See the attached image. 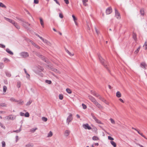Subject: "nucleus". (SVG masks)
Instances as JSON below:
<instances>
[{
	"mask_svg": "<svg viewBox=\"0 0 147 147\" xmlns=\"http://www.w3.org/2000/svg\"><path fill=\"white\" fill-rule=\"evenodd\" d=\"M98 55L100 63L102 64V65L105 68H106L108 70H109V69L107 67V61H105V60L102 58L100 55Z\"/></svg>",
	"mask_w": 147,
	"mask_h": 147,
	"instance_id": "obj_1",
	"label": "nucleus"
},
{
	"mask_svg": "<svg viewBox=\"0 0 147 147\" xmlns=\"http://www.w3.org/2000/svg\"><path fill=\"white\" fill-rule=\"evenodd\" d=\"M19 54L21 57L24 58H26L29 57L28 53L26 52H22Z\"/></svg>",
	"mask_w": 147,
	"mask_h": 147,
	"instance_id": "obj_2",
	"label": "nucleus"
},
{
	"mask_svg": "<svg viewBox=\"0 0 147 147\" xmlns=\"http://www.w3.org/2000/svg\"><path fill=\"white\" fill-rule=\"evenodd\" d=\"M22 26L26 28H28V26L30 25V24L28 22H26L24 20H23L22 22Z\"/></svg>",
	"mask_w": 147,
	"mask_h": 147,
	"instance_id": "obj_3",
	"label": "nucleus"
},
{
	"mask_svg": "<svg viewBox=\"0 0 147 147\" xmlns=\"http://www.w3.org/2000/svg\"><path fill=\"white\" fill-rule=\"evenodd\" d=\"M73 119L72 115L71 114H70L67 117V119L66 123L68 125L69 124V123L71 122Z\"/></svg>",
	"mask_w": 147,
	"mask_h": 147,
	"instance_id": "obj_4",
	"label": "nucleus"
},
{
	"mask_svg": "<svg viewBox=\"0 0 147 147\" xmlns=\"http://www.w3.org/2000/svg\"><path fill=\"white\" fill-rule=\"evenodd\" d=\"M115 17L118 19H120L121 16L119 13L118 11V10L116 9H115Z\"/></svg>",
	"mask_w": 147,
	"mask_h": 147,
	"instance_id": "obj_5",
	"label": "nucleus"
},
{
	"mask_svg": "<svg viewBox=\"0 0 147 147\" xmlns=\"http://www.w3.org/2000/svg\"><path fill=\"white\" fill-rule=\"evenodd\" d=\"M91 115L92 117L93 118L94 120L97 123L100 124H102L101 122L98 119H97L96 117L94 116V115L92 113L91 114Z\"/></svg>",
	"mask_w": 147,
	"mask_h": 147,
	"instance_id": "obj_6",
	"label": "nucleus"
},
{
	"mask_svg": "<svg viewBox=\"0 0 147 147\" xmlns=\"http://www.w3.org/2000/svg\"><path fill=\"white\" fill-rule=\"evenodd\" d=\"M6 119L9 120H13L16 118V116H13L12 115L7 116L6 117Z\"/></svg>",
	"mask_w": 147,
	"mask_h": 147,
	"instance_id": "obj_7",
	"label": "nucleus"
},
{
	"mask_svg": "<svg viewBox=\"0 0 147 147\" xmlns=\"http://www.w3.org/2000/svg\"><path fill=\"white\" fill-rule=\"evenodd\" d=\"M88 97L89 99L94 104L95 102H96L97 101L96 99L92 96L90 95H88Z\"/></svg>",
	"mask_w": 147,
	"mask_h": 147,
	"instance_id": "obj_8",
	"label": "nucleus"
},
{
	"mask_svg": "<svg viewBox=\"0 0 147 147\" xmlns=\"http://www.w3.org/2000/svg\"><path fill=\"white\" fill-rule=\"evenodd\" d=\"M112 12V9L111 7H109L107 9L106 11V13L107 14H109Z\"/></svg>",
	"mask_w": 147,
	"mask_h": 147,
	"instance_id": "obj_9",
	"label": "nucleus"
},
{
	"mask_svg": "<svg viewBox=\"0 0 147 147\" xmlns=\"http://www.w3.org/2000/svg\"><path fill=\"white\" fill-rule=\"evenodd\" d=\"M83 127L85 129H88L89 130L91 129V128L90 127L87 123L84 124L83 125Z\"/></svg>",
	"mask_w": 147,
	"mask_h": 147,
	"instance_id": "obj_10",
	"label": "nucleus"
},
{
	"mask_svg": "<svg viewBox=\"0 0 147 147\" xmlns=\"http://www.w3.org/2000/svg\"><path fill=\"white\" fill-rule=\"evenodd\" d=\"M94 104L96 106L98 107L99 109H102L103 108L102 107L100 104L98 103L97 101L94 103Z\"/></svg>",
	"mask_w": 147,
	"mask_h": 147,
	"instance_id": "obj_11",
	"label": "nucleus"
},
{
	"mask_svg": "<svg viewBox=\"0 0 147 147\" xmlns=\"http://www.w3.org/2000/svg\"><path fill=\"white\" fill-rule=\"evenodd\" d=\"M48 67H49V69H50L52 71H53L55 72L58 73H60V72L59 71H58L57 70V69L51 66H49Z\"/></svg>",
	"mask_w": 147,
	"mask_h": 147,
	"instance_id": "obj_12",
	"label": "nucleus"
},
{
	"mask_svg": "<svg viewBox=\"0 0 147 147\" xmlns=\"http://www.w3.org/2000/svg\"><path fill=\"white\" fill-rule=\"evenodd\" d=\"M30 42H31V44L34 46V47L37 49H39L40 48V47L37 45L35 44V43L33 42L32 40H30Z\"/></svg>",
	"mask_w": 147,
	"mask_h": 147,
	"instance_id": "obj_13",
	"label": "nucleus"
},
{
	"mask_svg": "<svg viewBox=\"0 0 147 147\" xmlns=\"http://www.w3.org/2000/svg\"><path fill=\"white\" fill-rule=\"evenodd\" d=\"M43 42L45 43H46L47 45L51 46V44L50 42L48 41L47 40L45 39L44 38L43 40H42Z\"/></svg>",
	"mask_w": 147,
	"mask_h": 147,
	"instance_id": "obj_14",
	"label": "nucleus"
},
{
	"mask_svg": "<svg viewBox=\"0 0 147 147\" xmlns=\"http://www.w3.org/2000/svg\"><path fill=\"white\" fill-rule=\"evenodd\" d=\"M146 63L144 62H142L141 63L140 65V66L142 68H144V69H146Z\"/></svg>",
	"mask_w": 147,
	"mask_h": 147,
	"instance_id": "obj_15",
	"label": "nucleus"
},
{
	"mask_svg": "<svg viewBox=\"0 0 147 147\" xmlns=\"http://www.w3.org/2000/svg\"><path fill=\"white\" fill-rule=\"evenodd\" d=\"M36 55L39 57H41L43 60L46 61L44 57L42 56L40 53L38 52H37L36 53Z\"/></svg>",
	"mask_w": 147,
	"mask_h": 147,
	"instance_id": "obj_16",
	"label": "nucleus"
},
{
	"mask_svg": "<svg viewBox=\"0 0 147 147\" xmlns=\"http://www.w3.org/2000/svg\"><path fill=\"white\" fill-rule=\"evenodd\" d=\"M4 18L6 20L8 21L9 22L11 23L12 24H13V22H14L13 21L9 18H7L6 17H4Z\"/></svg>",
	"mask_w": 147,
	"mask_h": 147,
	"instance_id": "obj_17",
	"label": "nucleus"
},
{
	"mask_svg": "<svg viewBox=\"0 0 147 147\" xmlns=\"http://www.w3.org/2000/svg\"><path fill=\"white\" fill-rule=\"evenodd\" d=\"M13 24L17 29H19L20 28V26L17 23L14 22Z\"/></svg>",
	"mask_w": 147,
	"mask_h": 147,
	"instance_id": "obj_18",
	"label": "nucleus"
},
{
	"mask_svg": "<svg viewBox=\"0 0 147 147\" xmlns=\"http://www.w3.org/2000/svg\"><path fill=\"white\" fill-rule=\"evenodd\" d=\"M99 99L100 100H101L103 102L107 104H108V102H106V100L104 99V98H103V97H101V96H100V97H99Z\"/></svg>",
	"mask_w": 147,
	"mask_h": 147,
	"instance_id": "obj_19",
	"label": "nucleus"
},
{
	"mask_svg": "<svg viewBox=\"0 0 147 147\" xmlns=\"http://www.w3.org/2000/svg\"><path fill=\"white\" fill-rule=\"evenodd\" d=\"M70 131L69 130H66L65 131L64 135L66 136H67L69 135Z\"/></svg>",
	"mask_w": 147,
	"mask_h": 147,
	"instance_id": "obj_20",
	"label": "nucleus"
},
{
	"mask_svg": "<svg viewBox=\"0 0 147 147\" xmlns=\"http://www.w3.org/2000/svg\"><path fill=\"white\" fill-rule=\"evenodd\" d=\"M6 51L8 53L11 55H13V52L10 50L8 48L6 49Z\"/></svg>",
	"mask_w": 147,
	"mask_h": 147,
	"instance_id": "obj_21",
	"label": "nucleus"
},
{
	"mask_svg": "<svg viewBox=\"0 0 147 147\" xmlns=\"http://www.w3.org/2000/svg\"><path fill=\"white\" fill-rule=\"evenodd\" d=\"M34 146L32 143H28L25 145V147H33Z\"/></svg>",
	"mask_w": 147,
	"mask_h": 147,
	"instance_id": "obj_22",
	"label": "nucleus"
},
{
	"mask_svg": "<svg viewBox=\"0 0 147 147\" xmlns=\"http://www.w3.org/2000/svg\"><path fill=\"white\" fill-rule=\"evenodd\" d=\"M38 128L36 127H35L31 129L30 130V131L32 133L34 132Z\"/></svg>",
	"mask_w": 147,
	"mask_h": 147,
	"instance_id": "obj_23",
	"label": "nucleus"
},
{
	"mask_svg": "<svg viewBox=\"0 0 147 147\" xmlns=\"http://www.w3.org/2000/svg\"><path fill=\"white\" fill-rule=\"evenodd\" d=\"M116 96L117 97L120 98V97H121V94L119 92V91L117 92H116Z\"/></svg>",
	"mask_w": 147,
	"mask_h": 147,
	"instance_id": "obj_24",
	"label": "nucleus"
},
{
	"mask_svg": "<svg viewBox=\"0 0 147 147\" xmlns=\"http://www.w3.org/2000/svg\"><path fill=\"white\" fill-rule=\"evenodd\" d=\"M5 73L6 75L8 77H9L11 76V74L8 71H5Z\"/></svg>",
	"mask_w": 147,
	"mask_h": 147,
	"instance_id": "obj_25",
	"label": "nucleus"
},
{
	"mask_svg": "<svg viewBox=\"0 0 147 147\" xmlns=\"http://www.w3.org/2000/svg\"><path fill=\"white\" fill-rule=\"evenodd\" d=\"M110 143L114 147H116L117 145L116 144V143L113 141H111Z\"/></svg>",
	"mask_w": 147,
	"mask_h": 147,
	"instance_id": "obj_26",
	"label": "nucleus"
},
{
	"mask_svg": "<svg viewBox=\"0 0 147 147\" xmlns=\"http://www.w3.org/2000/svg\"><path fill=\"white\" fill-rule=\"evenodd\" d=\"M140 48L141 46H140L137 49L134 51V53L135 54H136L140 50Z\"/></svg>",
	"mask_w": 147,
	"mask_h": 147,
	"instance_id": "obj_27",
	"label": "nucleus"
},
{
	"mask_svg": "<svg viewBox=\"0 0 147 147\" xmlns=\"http://www.w3.org/2000/svg\"><path fill=\"white\" fill-rule=\"evenodd\" d=\"M38 71L40 72L42 71L43 70V68L41 66H38Z\"/></svg>",
	"mask_w": 147,
	"mask_h": 147,
	"instance_id": "obj_28",
	"label": "nucleus"
},
{
	"mask_svg": "<svg viewBox=\"0 0 147 147\" xmlns=\"http://www.w3.org/2000/svg\"><path fill=\"white\" fill-rule=\"evenodd\" d=\"M40 24L42 27H44V23L42 19L41 18H40Z\"/></svg>",
	"mask_w": 147,
	"mask_h": 147,
	"instance_id": "obj_29",
	"label": "nucleus"
},
{
	"mask_svg": "<svg viewBox=\"0 0 147 147\" xmlns=\"http://www.w3.org/2000/svg\"><path fill=\"white\" fill-rule=\"evenodd\" d=\"M7 105L5 103H0V106L2 107H7Z\"/></svg>",
	"mask_w": 147,
	"mask_h": 147,
	"instance_id": "obj_30",
	"label": "nucleus"
},
{
	"mask_svg": "<svg viewBox=\"0 0 147 147\" xmlns=\"http://www.w3.org/2000/svg\"><path fill=\"white\" fill-rule=\"evenodd\" d=\"M21 84V82L20 81H18L17 82V86L18 88H19L20 87Z\"/></svg>",
	"mask_w": 147,
	"mask_h": 147,
	"instance_id": "obj_31",
	"label": "nucleus"
},
{
	"mask_svg": "<svg viewBox=\"0 0 147 147\" xmlns=\"http://www.w3.org/2000/svg\"><path fill=\"white\" fill-rule=\"evenodd\" d=\"M10 100L12 102L13 101V102H16L17 101V100H16V99H15L13 97L11 98L10 99Z\"/></svg>",
	"mask_w": 147,
	"mask_h": 147,
	"instance_id": "obj_32",
	"label": "nucleus"
},
{
	"mask_svg": "<svg viewBox=\"0 0 147 147\" xmlns=\"http://www.w3.org/2000/svg\"><path fill=\"white\" fill-rule=\"evenodd\" d=\"M53 135V133H52V132L51 131H50L49 132L48 134V135H47V137H51V136H52Z\"/></svg>",
	"mask_w": 147,
	"mask_h": 147,
	"instance_id": "obj_33",
	"label": "nucleus"
},
{
	"mask_svg": "<svg viewBox=\"0 0 147 147\" xmlns=\"http://www.w3.org/2000/svg\"><path fill=\"white\" fill-rule=\"evenodd\" d=\"M92 140H99L98 138L96 136H94L92 137Z\"/></svg>",
	"mask_w": 147,
	"mask_h": 147,
	"instance_id": "obj_34",
	"label": "nucleus"
},
{
	"mask_svg": "<svg viewBox=\"0 0 147 147\" xmlns=\"http://www.w3.org/2000/svg\"><path fill=\"white\" fill-rule=\"evenodd\" d=\"M143 47H144L145 50L147 49V42H146L144 45Z\"/></svg>",
	"mask_w": 147,
	"mask_h": 147,
	"instance_id": "obj_35",
	"label": "nucleus"
},
{
	"mask_svg": "<svg viewBox=\"0 0 147 147\" xmlns=\"http://www.w3.org/2000/svg\"><path fill=\"white\" fill-rule=\"evenodd\" d=\"M21 131V127L18 130H13V132H15L16 133H19Z\"/></svg>",
	"mask_w": 147,
	"mask_h": 147,
	"instance_id": "obj_36",
	"label": "nucleus"
},
{
	"mask_svg": "<svg viewBox=\"0 0 147 147\" xmlns=\"http://www.w3.org/2000/svg\"><path fill=\"white\" fill-rule=\"evenodd\" d=\"M133 38L135 41H136V34L134 33H133Z\"/></svg>",
	"mask_w": 147,
	"mask_h": 147,
	"instance_id": "obj_37",
	"label": "nucleus"
},
{
	"mask_svg": "<svg viewBox=\"0 0 147 147\" xmlns=\"http://www.w3.org/2000/svg\"><path fill=\"white\" fill-rule=\"evenodd\" d=\"M4 67V65L2 63H0V69H2Z\"/></svg>",
	"mask_w": 147,
	"mask_h": 147,
	"instance_id": "obj_38",
	"label": "nucleus"
},
{
	"mask_svg": "<svg viewBox=\"0 0 147 147\" xmlns=\"http://www.w3.org/2000/svg\"><path fill=\"white\" fill-rule=\"evenodd\" d=\"M140 13L141 15L144 16V11L143 9H141L140 11Z\"/></svg>",
	"mask_w": 147,
	"mask_h": 147,
	"instance_id": "obj_39",
	"label": "nucleus"
},
{
	"mask_svg": "<svg viewBox=\"0 0 147 147\" xmlns=\"http://www.w3.org/2000/svg\"><path fill=\"white\" fill-rule=\"evenodd\" d=\"M17 102H18V103L20 104H22L24 103L23 101L21 100H17Z\"/></svg>",
	"mask_w": 147,
	"mask_h": 147,
	"instance_id": "obj_40",
	"label": "nucleus"
},
{
	"mask_svg": "<svg viewBox=\"0 0 147 147\" xmlns=\"http://www.w3.org/2000/svg\"><path fill=\"white\" fill-rule=\"evenodd\" d=\"M67 92L69 94H71V90L69 88H67L66 89Z\"/></svg>",
	"mask_w": 147,
	"mask_h": 147,
	"instance_id": "obj_41",
	"label": "nucleus"
},
{
	"mask_svg": "<svg viewBox=\"0 0 147 147\" xmlns=\"http://www.w3.org/2000/svg\"><path fill=\"white\" fill-rule=\"evenodd\" d=\"M7 89V87L6 86H4L3 87V91L4 92H5Z\"/></svg>",
	"mask_w": 147,
	"mask_h": 147,
	"instance_id": "obj_42",
	"label": "nucleus"
},
{
	"mask_svg": "<svg viewBox=\"0 0 147 147\" xmlns=\"http://www.w3.org/2000/svg\"><path fill=\"white\" fill-rule=\"evenodd\" d=\"M0 6L3 8L6 7V6L1 3H0Z\"/></svg>",
	"mask_w": 147,
	"mask_h": 147,
	"instance_id": "obj_43",
	"label": "nucleus"
},
{
	"mask_svg": "<svg viewBox=\"0 0 147 147\" xmlns=\"http://www.w3.org/2000/svg\"><path fill=\"white\" fill-rule=\"evenodd\" d=\"M42 119L45 122H46L47 120V118L45 117H43L42 118Z\"/></svg>",
	"mask_w": 147,
	"mask_h": 147,
	"instance_id": "obj_44",
	"label": "nucleus"
},
{
	"mask_svg": "<svg viewBox=\"0 0 147 147\" xmlns=\"http://www.w3.org/2000/svg\"><path fill=\"white\" fill-rule=\"evenodd\" d=\"M32 102V101L31 100H29V101L27 102V103L26 104V105L27 106L31 104Z\"/></svg>",
	"mask_w": 147,
	"mask_h": 147,
	"instance_id": "obj_45",
	"label": "nucleus"
},
{
	"mask_svg": "<svg viewBox=\"0 0 147 147\" xmlns=\"http://www.w3.org/2000/svg\"><path fill=\"white\" fill-rule=\"evenodd\" d=\"M45 82L49 84H50L51 83V80H45Z\"/></svg>",
	"mask_w": 147,
	"mask_h": 147,
	"instance_id": "obj_46",
	"label": "nucleus"
},
{
	"mask_svg": "<svg viewBox=\"0 0 147 147\" xmlns=\"http://www.w3.org/2000/svg\"><path fill=\"white\" fill-rule=\"evenodd\" d=\"M2 147H5V143L4 141H3L2 142Z\"/></svg>",
	"mask_w": 147,
	"mask_h": 147,
	"instance_id": "obj_47",
	"label": "nucleus"
},
{
	"mask_svg": "<svg viewBox=\"0 0 147 147\" xmlns=\"http://www.w3.org/2000/svg\"><path fill=\"white\" fill-rule=\"evenodd\" d=\"M82 105L83 107V108L84 109H86L87 108L86 106L84 103L82 104Z\"/></svg>",
	"mask_w": 147,
	"mask_h": 147,
	"instance_id": "obj_48",
	"label": "nucleus"
},
{
	"mask_svg": "<svg viewBox=\"0 0 147 147\" xmlns=\"http://www.w3.org/2000/svg\"><path fill=\"white\" fill-rule=\"evenodd\" d=\"M25 11L27 13V14H28L32 18V15H31L30 13L26 9H25Z\"/></svg>",
	"mask_w": 147,
	"mask_h": 147,
	"instance_id": "obj_49",
	"label": "nucleus"
},
{
	"mask_svg": "<svg viewBox=\"0 0 147 147\" xmlns=\"http://www.w3.org/2000/svg\"><path fill=\"white\" fill-rule=\"evenodd\" d=\"M25 116L26 117H28L29 116V114L28 112L24 114Z\"/></svg>",
	"mask_w": 147,
	"mask_h": 147,
	"instance_id": "obj_50",
	"label": "nucleus"
},
{
	"mask_svg": "<svg viewBox=\"0 0 147 147\" xmlns=\"http://www.w3.org/2000/svg\"><path fill=\"white\" fill-rule=\"evenodd\" d=\"M95 29L96 34L98 35L100 33L99 31H98V30H97L96 28V27H95Z\"/></svg>",
	"mask_w": 147,
	"mask_h": 147,
	"instance_id": "obj_51",
	"label": "nucleus"
},
{
	"mask_svg": "<svg viewBox=\"0 0 147 147\" xmlns=\"http://www.w3.org/2000/svg\"><path fill=\"white\" fill-rule=\"evenodd\" d=\"M59 98L60 99L62 100L63 98V95L62 94H59Z\"/></svg>",
	"mask_w": 147,
	"mask_h": 147,
	"instance_id": "obj_52",
	"label": "nucleus"
},
{
	"mask_svg": "<svg viewBox=\"0 0 147 147\" xmlns=\"http://www.w3.org/2000/svg\"><path fill=\"white\" fill-rule=\"evenodd\" d=\"M110 120L111 121V123L113 124L115 123V121L112 118H110Z\"/></svg>",
	"mask_w": 147,
	"mask_h": 147,
	"instance_id": "obj_53",
	"label": "nucleus"
},
{
	"mask_svg": "<svg viewBox=\"0 0 147 147\" xmlns=\"http://www.w3.org/2000/svg\"><path fill=\"white\" fill-rule=\"evenodd\" d=\"M0 126H1L2 128H3L4 129H5V127L4 126H3V124L1 122H0Z\"/></svg>",
	"mask_w": 147,
	"mask_h": 147,
	"instance_id": "obj_54",
	"label": "nucleus"
},
{
	"mask_svg": "<svg viewBox=\"0 0 147 147\" xmlns=\"http://www.w3.org/2000/svg\"><path fill=\"white\" fill-rule=\"evenodd\" d=\"M108 139L109 140H114L113 138L111 137L110 136H108Z\"/></svg>",
	"mask_w": 147,
	"mask_h": 147,
	"instance_id": "obj_55",
	"label": "nucleus"
},
{
	"mask_svg": "<svg viewBox=\"0 0 147 147\" xmlns=\"http://www.w3.org/2000/svg\"><path fill=\"white\" fill-rule=\"evenodd\" d=\"M0 47L4 48L5 47V46L3 45L0 44Z\"/></svg>",
	"mask_w": 147,
	"mask_h": 147,
	"instance_id": "obj_56",
	"label": "nucleus"
},
{
	"mask_svg": "<svg viewBox=\"0 0 147 147\" xmlns=\"http://www.w3.org/2000/svg\"><path fill=\"white\" fill-rule=\"evenodd\" d=\"M16 19L18 20L19 21H21L22 22L23 21V20H24L23 19H21V18H18V17H16Z\"/></svg>",
	"mask_w": 147,
	"mask_h": 147,
	"instance_id": "obj_57",
	"label": "nucleus"
},
{
	"mask_svg": "<svg viewBox=\"0 0 147 147\" xmlns=\"http://www.w3.org/2000/svg\"><path fill=\"white\" fill-rule=\"evenodd\" d=\"M72 17L73 18V20L74 21H76V20H77V19L75 17V16L74 15H72Z\"/></svg>",
	"mask_w": 147,
	"mask_h": 147,
	"instance_id": "obj_58",
	"label": "nucleus"
},
{
	"mask_svg": "<svg viewBox=\"0 0 147 147\" xmlns=\"http://www.w3.org/2000/svg\"><path fill=\"white\" fill-rule=\"evenodd\" d=\"M65 3L66 4H68L69 3L68 0H64Z\"/></svg>",
	"mask_w": 147,
	"mask_h": 147,
	"instance_id": "obj_59",
	"label": "nucleus"
},
{
	"mask_svg": "<svg viewBox=\"0 0 147 147\" xmlns=\"http://www.w3.org/2000/svg\"><path fill=\"white\" fill-rule=\"evenodd\" d=\"M16 142H17L19 140L18 136H16Z\"/></svg>",
	"mask_w": 147,
	"mask_h": 147,
	"instance_id": "obj_60",
	"label": "nucleus"
},
{
	"mask_svg": "<svg viewBox=\"0 0 147 147\" xmlns=\"http://www.w3.org/2000/svg\"><path fill=\"white\" fill-rule=\"evenodd\" d=\"M59 17L61 18H63V15L61 13H60L59 14Z\"/></svg>",
	"mask_w": 147,
	"mask_h": 147,
	"instance_id": "obj_61",
	"label": "nucleus"
},
{
	"mask_svg": "<svg viewBox=\"0 0 147 147\" xmlns=\"http://www.w3.org/2000/svg\"><path fill=\"white\" fill-rule=\"evenodd\" d=\"M34 3L35 4H37L38 3V0H34Z\"/></svg>",
	"mask_w": 147,
	"mask_h": 147,
	"instance_id": "obj_62",
	"label": "nucleus"
},
{
	"mask_svg": "<svg viewBox=\"0 0 147 147\" xmlns=\"http://www.w3.org/2000/svg\"><path fill=\"white\" fill-rule=\"evenodd\" d=\"M140 135L142 136L144 138L146 139H147V138H146V137L145 136H144V135H143V134L142 133H140Z\"/></svg>",
	"mask_w": 147,
	"mask_h": 147,
	"instance_id": "obj_63",
	"label": "nucleus"
},
{
	"mask_svg": "<svg viewBox=\"0 0 147 147\" xmlns=\"http://www.w3.org/2000/svg\"><path fill=\"white\" fill-rule=\"evenodd\" d=\"M94 96L97 97H99L100 96L98 94H96V93L94 94Z\"/></svg>",
	"mask_w": 147,
	"mask_h": 147,
	"instance_id": "obj_64",
	"label": "nucleus"
}]
</instances>
